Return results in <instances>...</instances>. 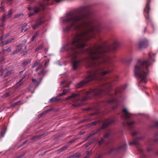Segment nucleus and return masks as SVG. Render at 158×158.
<instances>
[{
    "mask_svg": "<svg viewBox=\"0 0 158 158\" xmlns=\"http://www.w3.org/2000/svg\"><path fill=\"white\" fill-rule=\"evenodd\" d=\"M90 9L87 6H81L76 10L68 13L64 22L69 24L64 29V31L73 30L77 31L72 41L64 46V49L69 52V57L72 60L73 70L77 69L80 61L76 59L81 53H85L88 55L84 58L89 67H94V70L98 69L109 68L112 62L111 58L106 54L110 51L117 48L119 43L115 40L111 46H103L101 44H95L92 47L83 49L86 45V41L94 36V26L97 23V20L91 17Z\"/></svg>",
    "mask_w": 158,
    "mask_h": 158,
    "instance_id": "obj_1",
    "label": "nucleus"
},
{
    "mask_svg": "<svg viewBox=\"0 0 158 158\" xmlns=\"http://www.w3.org/2000/svg\"><path fill=\"white\" fill-rule=\"evenodd\" d=\"M111 84L109 82L102 83L99 87L96 89H91L88 91H85L73 93L70 96L66 98V100H69L74 103H76L79 101L86 100L89 97V96H99L103 94L107 93L108 90L110 87Z\"/></svg>",
    "mask_w": 158,
    "mask_h": 158,
    "instance_id": "obj_2",
    "label": "nucleus"
},
{
    "mask_svg": "<svg viewBox=\"0 0 158 158\" xmlns=\"http://www.w3.org/2000/svg\"><path fill=\"white\" fill-rule=\"evenodd\" d=\"M153 55L149 54V58L147 60H139L134 68L135 75L139 80V85L143 86L144 89V84L147 81V76L148 73V67L154 61Z\"/></svg>",
    "mask_w": 158,
    "mask_h": 158,
    "instance_id": "obj_3",
    "label": "nucleus"
},
{
    "mask_svg": "<svg viewBox=\"0 0 158 158\" xmlns=\"http://www.w3.org/2000/svg\"><path fill=\"white\" fill-rule=\"evenodd\" d=\"M109 68L98 69L93 70L89 73L88 76L85 80L81 81L77 85L76 88H80L85 84L94 80L101 79L102 78L101 77L110 72V71L108 70Z\"/></svg>",
    "mask_w": 158,
    "mask_h": 158,
    "instance_id": "obj_4",
    "label": "nucleus"
},
{
    "mask_svg": "<svg viewBox=\"0 0 158 158\" xmlns=\"http://www.w3.org/2000/svg\"><path fill=\"white\" fill-rule=\"evenodd\" d=\"M114 122V120L113 118H110L106 120L103 123L102 126V127L99 128L97 130L94 132L95 134H97L99 131H101L102 129H104L106 128L108 125L113 123Z\"/></svg>",
    "mask_w": 158,
    "mask_h": 158,
    "instance_id": "obj_5",
    "label": "nucleus"
},
{
    "mask_svg": "<svg viewBox=\"0 0 158 158\" xmlns=\"http://www.w3.org/2000/svg\"><path fill=\"white\" fill-rule=\"evenodd\" d=\"M114 122V120L113 118H110L106 120L103 123L102 126V127L99 128L97 130L94 132L95 134H97L99 131H101L102 129H104L106 128L108 125L113 123Z\"/></svg>",
    "mask_w": 158,
    "mask_h": 158,
    "instance_id": "obj_6",
    "label": "nucleus"
},
{
    "mask_svg": "<svg viewBox=\"0 0 158 158\" xmlns=\"http://www.w3.org/2000/svg\"><path fill=\"white\" fill-rule=\"evenodd\" d=\"M149 0L147 1V4L146 5L144 10V15L145 18L146 19L149 20H150L149 15V12L150 10L149 4Z\"/></svg>",
    "mask_w": 158,
    "mask_h": 158,
    "instance_id": "obj_7",
    "label": "nucleus"
},
{
    "mask_svg": "<svg viewBox=\"0 0 158 158\" xmlns=\"http://www.w3.org/2000/svg\"><path fill=\"white\" fill-rule=\"evenodd\" d=\"M147 44L148 42L147 40H140L138 43L139 48L140 49L145 48L147 46Z\"/></svg>",
    "mask_w": 158,
    "mask_h": 158,
    "instance_id": "obj_8",
    "label": "nucleus"
},
{
    "mask_svg": "<svg viewBox=\"0 0 158 158\" xmlns=\"http://www.w3.org/2000/svg\"><path fill=\"white\" fill-rule=\"evenodd\" d=\"M122 111L123 113V116L126 119H128L131 117V114L126 108H124L123 110Z\"/></svg>",
    "mask_w": 158,
    "mask_h": 158,
    "instance_id": "obj_9",
    "label": "nucleus"
},
{
    "mask_svg": "<svg viewBox=\"0 0 158 158\" xmlns=\"http://www.w3.org/2000/svg\"><path fill=\"white\" fill-rule=\"evenodd\" d=\"M143 138V137H141L138 138H136L134 139L130 143V144L131 145H134L137 146L138 145V140L142 139Z\"/></svg>",
    "mask_w": 158,
    "mask_h": 158,
    "instance_id": "obj_10",
    "label": "nucleus"
},
{
    "mask_svg": "<svg viewBox=\"0 0 158 158\" xmlns=\"http://www.w3.org/2000/svg\"><path fill=\"white\" fill-rule=\"evenodd\" d=\"M48 134L46 132L40 135H35L34 137H32L30 138V139L33 140L37 139L40 138L42 137H44L47 135Z\"/></svg>",
    "mask_w": 158,
    "mask_h": 158,
    "instance_id": "obj_11",
    "label": "nucleus"
},
{
    "mask_svg": "<svg viewBox=\"0 0 158 158\" xmlns=\"http://www.w3.org/2000/svg\"><path fill=\"white\" fill-rule=\"evenodd\" d=\"M42 23L43 22L42 19H39L37 20L35 24L32 27L34 29L36 28V27L41 25Z\"/></svg>",
    "mask_w": 158,
    "mask_h": 158,
    "instance_id": "obj_12",
    "label": "nucleus"
},
{
    "mask_svg": "<svg viewBox=\"0 0 158 158\" xmlns=\"http://www.w3.org/2000/svg\"><path fill=\"white\" fill-rule=\"evenodd\" d=\"M41 9L37 7H35L33 8V10L34 11V12H31L28 14V16L29 17H31L32 15H34L35 13H37L39 12Z\"/></svg>",
    "mask_w": 158,
    "mask_h": 158,
    "instance_id": "obj_13",
    "label": "nucleus"
},
{
    "mask_svg": "<svg viewBox=\"0 0 158 158\" xmlns=\"http://www.w3.org/2000/svg\"><path fill=\"white\" fill-rule=\"evenodd\" d=\"M135 123V122L133 121H131L129 122L128 121H126L125 123H123V124H124V125H127L129 127V128H131L133 125Z\"/></svg>",
    "mask_w": 158,
    "mask_h": 158,
    "instance_id": "obj_14",
    "label": "nucleus"
},
{
    "mask_svg": "<svg viewBox=\"0 0 158 158\" xmlns=\"http://www.w3.org/2000/svg\"><path fill=\"white\" fill-rule=\"evenodd\" d=\"M117 93L116 92L115 94L113 96V98L110 100L109 101V103H111L112 102H116L117 101V99L116 98L118 97L117 94Z\"/></svg>",
    "mask_w": 158,
    "mask_h": 158,
    "instance_id": "obj_15",
    "label": "nucleus"
},
{
    "mask_svg": "<svg viewBox=\"0 0 158 158\" xmlns=\"http://www.w3.org/2000/svg\"><path fill=\"white\" fill-rule=\"evenodd\" d=\"M11 49L10 47H9L8 48L4 49L3 51L0 52L1 54H3L6 52H9L11 51Z\"/></svg>",
    "mask_w": 158,
    "mask_h": 158,
    "instance_id": "obj_16",
    "label": "nucleus"
},
{
    "mask_svg": "<svg viewBox=\"0 0 158 158\" xmlns=\"http://www.w3.org/2000/svg\"><path fill=\"white\" fill-rule=\"evenodd\" d=\"M100 122V120L94 121L93 122L89 124L88 125V127H90L92 126L95 125Z\"/></svg>",
    "mask_w": 158,
    "mask_h": 158,
    "instance_id": "obj_17",
    "label": "nucleus"
},
{
    "mask_svg": "<svg viewBox=\"0 0 158 158\" xmlns=\"http://www.w3.org/2000/svg\"><path fill=\"white\" fill-rule=\"evenodd\" d=\"M80 156V154L79 153H76L74 154L71 155L69 157L67 158H75L76 157H79Z\"/></svg>",
    "mask_w": 158,
    "mask_h": 158,
    "instance_id": "obj_18",
    "label": "nucleus"
},
{
    "mask_svg": "<svg viewBox=\"0 0 158 158\" xmlns=\"http://www.w3.org/2000/svg\"><path fill=\"white\" fill-rule=\"evenodd\" d=\"M14 40V38H12L8 40H6L4 42H2V43L3 44V45L4 44L6 45V44H7L10 43L12 42V40Z\"/></svg>",
    "mask_w": 158,
    "mask_h": 158,
    "instance_id": "obj_19",
    "label": "nucleus"
},
{
    "mask_svg": "<svg viewBox=\"0 0 158 158\" xmlns=\"http://www.w3.org/2000/svg\"><path fill=\"white\" fill-rule=\"evenodd\" d=\"M31 60L30 59H28L27 60L24 61L22 64V66H24L28 64V63H30Z\"/></svg>",
    "mask_w": 158,
    "mask_h": 158,
    "instance_id": "obj_20",
    "label": "nucleus"
},
{
    "mask_svg": "<svg viewBox=\"0 0 158 158\" xmlns=\"http://www.w3.org/2000/svg\"><path fill=\"white\" fill-rule=\"evenodd\" d=\"M25 76H24L20 80H19V82L16 85V87H19L22 84V82H21L23 80V79L25 77Z\"/></svg>",
    "mask_w": 158,
    "mask_h": 158,
    "instance_id": "obj_21",
    "label": "nucleus"
},
{
    "mask_svg": "<svg viewBox=\"0 0 158 158\" xmlns=\"http://www.w3.org/2000/svg\"><path fill=\"white\" fill-rule=\"evenodd\" d=\"M69 91V89H64L63 90V93H62L59 94L58 96H61L62 95H65L66 94H67Z\"/></svg>",
    "mask_w": 158,
    "mask_h": 158,
    "instance_id": "obj_22",
    "label": "nucleus"
},
{
    "mask_svg": "<svg viewBox=\"0 0 158 158\" xmlns=\"http://www.w3.org/2000/svg\"><path fill=\"white\" fill-rule=\"evenodd\" d=\"M32 82L34 83L36 85H38L40 83V82L36 80L35 79H32Z\"/></svg>",
    "mask_w": 158,
    "mask_h": 158,
    "instance_id": "obj_23",
    "label": "nucleus"
},
{
    "mask_svg": "<svg viewBox=\"0 0 158 158\" xmlns=\"http://www.w3.org/2000/svg\"><path fill=\"white\" fill-rule=\"evenodd\" d=\"M9 19L7 17V15L4 14L3 15L2 17V18L1 19V20L3 22H5V20L7 19Z\"/></svg>",
    "mask_w": 158,
    "mask_h": 158,
    "instance_id": "obj_24",
    "label": "nucleus"
},
{
    "mask_svg": "<svg viewBox=\"0 0 158 158\" xmlns=\"http://www.w3.org/2000/svg\"><path fill=\"white\" fill-rule=\"evenodd\" d=\"M13 14L12 10V9H10L8 11V13L7 15V17L9 18Z\"/></svg>",
    "mask_w": 158,
    "mask_h": 158,
    "instance_id": "obj_25",
    "label": "nucleus"
},
{
    "mask_svg": "<svg viewBox=\"0 0 158 158\" xmlns=\"http://www.w3.org/2000/svg\"><path fill=\"white\" fill-rule=\"evenodd\" d=\"M68 148V146H66L63 147L62 148H61L58 150L59 152L60 153L62 152L63 151L66 150L67 148Z\"/></svg>",
    "mask_w": 158,
    "mask_h": 158,
    "instance_id": "obj_26",
    "label": "nucleus"
},
{
    "mask_svg": "<svg viewBox=\"0 0 158 158\" xmlns=\"http://www.w3.org/2000/svg\"><path fill=\"white\" fill-rule=\"evenodd\" d=\"M21 50L22 49L21 48L17 49L16 50H15L13 52L12 54L13 55H15L18 52H20L21 51Z\"/></svg>",
    "mask_w": 158,
    "mask_h": 158,
    "instance_id": "obj_27",
    "label": "nucleus"
},
{
    "mask_svg": "<svg viewBox=\"0 0 158 158\" xmlns=\"http://www.w3.org/2000/svg\"><path fill=\"white\" fill-rule=\"evenodd\" d=\"M59 100V99L57 97H54L51 98L50 99V101L51 102H55L56 101Z\"/></svg>",
    "mask_w": 158,
    "mask_h": 158,
    "instance_id": "obj_28",
    "label": "nucleus"
},
{
    "mask_svg": "<svg viewBox=\"0 0 158 158\" xmlns=\"http://www.w3.org/2000/svg\"><path fill=\"white\" fill-rule=\"evenodd\" d=\"M46 73V72L45 70L44 69H43L42 71H41L40 72L38 73V75H40L41 74H43L44 75H45Z\"/></svg>",
    "mask_w": 158,
    "mask_h": 158,
    "instance_id": "obj_29",
    "label": "nucleus"
},
{
    "mask_svg": "<svg viewBox=\"0 0 158 158\" xmlns=\"http://www.w3.org/2000/svg\"><path fill=\"white\" fill-rule=\"evenodd\" d=\"M43 48V46L42 45H40L38 47H37L35 49V51L37 52L39 50H40Z\"/></svg>",
    "mask_w": 158,
    "mask_h": 158,
    "instance_id": "obj_30",
    "label": "nucleus"
},
{
    "mask_svg": "<svg viewBox=\"0 0 158 158\" xmlns=\"http://www.w3.org/2000/svg\"><path fill=\"white\" fill-rule=\"evenodd\" d=\"M104 142V138H101V140L98 142V144L99 145H102Z\"/></svg>",
    "mask_w": 158,
    "mask_h": 158,
    "instance_id": "obj_31",
    "label": "nucleus"
},
{
    "mask_svg": "<svg viewBox=\"0 0 158 158\" xmlns=\"http://www.w3.org/2000/svg\"><path fill=\"white\" fill-rule=\"evenodd\" d=\"M93 141H90L88 143L86 144H84V146H85L86 147H87L89 146L90 145H91L93 143Z\"/></svg>",
    "mask_w": 158,
    "mask_h": 158,
    "instance_id": "obj_32",
    "label": "nucleus"
},
{
    "mask_svg": "<svg viewBox=\"0 0 158 158\" xmlns=\"http://www.w3.org/2000/svg\"><path fill=\"white\" fill-rule=\"evenodd\" d=\"M95 133L93 132L91 134H90L86 138V139H87L89 138L90 137H91L93 136V135H95Z\"/></svg>",
    "mask_w": 158,
    "mask_h": 158,
    "instance_id": "obj_33",
    "label": "nucleus"
},
{
    "mask_svg": "<svg viewBox=\"0 0 158 158\" xmlns=\"http://www.w3.org/2000/svg\"><path fill=\"white\" fill-rule=\"evenodd\" d=\"M6 132V131L5 130L2 131L1 133V135L2 137H4Z\"/></svg>",
    "mask_w": 158,
    "mask_h": 158,
    "instance_id": "obj_34",
    "label": "nucleus"
},
{
    "mask_svg": "<svg viewBox=\"0 0 158 158\" xmlns=\"http://www.w3.org/2000/svg\"><path fill=\"white\" fill-rule=\"evenodd\" d=\"M10 95V94L9 93H7L5 94L4 95L2 96V97L3 98H6L8 96Z\"/></svg>",
    "mask_w": 158,
    "mask_h": 158,
    "instance_id": "obj_35",
    "label": "nucleus"
},
{
    "mask_svg": "<svg viewBox=\"0 0 158 158\" xmlns=\"http://www.w3.org/2000/svg\"><path fill=\"white\" fill-rule=\"evenodd\" d=\"M118 149H116V148H111V149L110 150V151H109V152H108V153H111V152H113L114 151H115V150H117Z\"/></svg>",
    "mask_w": 158,
    "mask_h": 158,
    "instance_id": "obj_36",
    "label": "nucleus"
},
{
    "mask_svg": "<svg viewBox=\"0 0 158 158\" xmlns=\"http://www.w3.org/2000/svg\"><path fill=\"white\" fill-rule=\"evenodd\" d=\"M23 15V14H18L15 15V18H17L19 17L20 16H21V15Z\"/></svg>",
    "mask_w": 158,
    "mask_h": 158,
    "instance_id": "obj_37",
    "label": "nucleus"
},
{
    "mask_svg": "<svg viewBox=\"0 0 158 158\" xmlns=\"http://www.w3.org/2000/svg\"><path fill=\"white\" fill-rule=\"evenodd\" d=\"M40 6L41 7L42 9L43 10H44V3H41L40 4Z\"/></svg>",
    "mask_w": 158,
    "mask_h": 158,
    "instance_id": "obj_38",
    "label": "nucleus"
},
{
    "mask_svg": "<svg viewBox=\"0 0 158 158\" xmlns=\"http://www.w3.org/2000/svg\"><path fill=\"white\" fill-rule=\"evenodd\" d=\"M39 64V62H35L34 64L32 66V68H34L38 64Z\"/></svg>",
    "mask_w": 158,
    "mask_h": 158,
    "instance_id": "obj_39",
    "label": "nucleus"
},
{
    "mask_svg": "<svg viewBox=\"0 0 158 158\" xmlns=\"http://www.w3.org/2000/svg\"><path fill=\"white\" fill-rule=\"evenodd\" d=\"M37 33H36V34L35 35H34L33 36V37L31 38V41H33L34 39L37 36Z\"/></svg>",
    "mask_w": 158,
    "mask_h": 158,
    "instance_id": "obj_40",
    "label": "nucleus"
},
{
    "mask_svg": "<svg viewBox=\"0 0 158 158\" xmlns=\"http://www.w3.org/2000/svg\"><path fill=\"white\" fill-rule=\"evenodd\" d=\"M81 105V104L80 103H78V104H73V106H75V107H77V106H79Z\"/></svg>",
    "mask_w": 158,
    "mask_h": 158,
    "instance_id": "obj_41",
    "label": "nucleus"
},
{
    "mask_svg": "<svg viewBox=\"0 0 158 158\" xmlns=\"http://www.w3.org/2000/svg\"><path fill=\"white\" fill-rule=\"evenodd\" d=\"M27 25V24L26 23H25L23 24H22L21 26V27H26Z\"/></svg>",
    "mask_w": 158,
    "mask_h": 158,
    "instance_id": "obj_42",
    "label": "nucleus"
},
{
    "mask_svg": "<svg viewBox=\"0 0 158 158\" xmlns=\"http://www.w3.org/2000/svg\"><path fill=\"white\" fill-rule=\"evenodd\" d=\"M42 67V65H40L38 67H37L36 69L35 70L37 72V71L41 68Z\"/></svg>",
    "mask_w": 158,
    "mask_h": 158,
    "instance_id": "obj_43",
    "label": "nucleus"
},
{
    "mask_svg": "<svg viewBox=\"0 0 158 158\" xmlns=\"http://www.w3.org/2000/svg\"><path fill=\"white\" fill-rule=\"evenodd\" d=\"M19 102H16L13 104L12 105L14 107V106H16V105H18L19 104Z\"/></svg>",
    "mask_w": 158,
    "mask_h": 158,
    "instance_id": "obj_44",
    "label": "nucleus"
},
{
    "mask_svg": "<svg viewBox=\"0 0 158 158\" xmlns=\"http://www.w3.org/2000/svg\"><path fill=\"white\" fill-rule=\"evenodd\" d=\"M109 135V134L108 133H107L105 135L103 136V138H105L107 137Z\"/></svg>",
    "mask_w": 158,
    "mask_h": 158,
    "instance_id": "obj_45",
    "label": "nucleus"
},
{
    "mask_svg": "<svg viewBox=\"0 0 158 158\" xmlns=\"http://www.w3.org/2000/svg\"><path fill=\"white\" fill-rule=\"evenodd\" d=\"M125 146H126V144H124L123 145H122V146L119 147V148H118V149H121V148H125Z\"/></svg>",
    "mask_w": 158,
    "mask_h": 158,
    "instance_id": "obj_46",
    "label": "nucleus"
},
{
    "mask_svg": "<svg viewBox=\"0 0 158 158\" xmlns=\"http://www.w3.org/2000/svg\"><path fill=\"white\" fill-rule=\"evenodd\" d=\"M137 134V132H132L131 133V134L133 136H134V135H136Z\"/></svg>",
    "mask_w": 158,
    "mask_h": 158,
    "instance_id": "obj_47",
    "label": "nucleus"
},
{
    "mask_svg": "<svg viewBox=\"0 0 158 158\" xmlns=\"http://www.w3.org/2000/svg\"><path fill=\"white\" fill-rule=\"evenodd\" d=\"M24 155H25L24 154H22V155H21L20 156H18L16 158H21L23 156H24Z\"/></svg>",
    "mask_w": 158,
    "mask_h": 158,
    "instance_id": "obj_48",
    "label": "nucleus"
},
{
    "mask_svg": "<svg viewBox=\"0 0 158 158\" xmlns=\"http://www.w3.org/2000/svg\"><path fill=\"white\" fill-rule=\"evenodd\" d=\"M155 126L158 127V122H156L155 123Z\"/></svg>",
    "mask_w": 158,
    "mask_h": 158,
    "instance_id": "obj_49",
    "label": "nucleus"
},
{
    "mask_svg": "<svg viewBox=\"0 0 158 158\" xmlns=\"http://www.w3.org/2000/svg\"><path fill=\"white\" fill-rule=\"evenodd\" d=\"M4 8L3 7H0V12L4 10Z\"/></svg>",
    "mask_w": 158,
    "mask_h": 158,
    "instance_id": "obj_50",
    "label": "nucleus"
},
{
    "mask_svg": "<svg viewBox=\"0 0 158 158\" xmlns=\"http://www.w3.org/2000/svg\"><path fill=\"white\" fill-rule=\"evenodd\" d=\"M27 141H26L25 142L23 143L22 144H21V146H23L26 143H27Z\"/></svg>",
    "mask_w": 158,
    "mask_h": 158,
    "instance_id": "obj_51",
    "label": "nucleus"
},
{
    "mask_svg": "<svg viewBox=\"0 0 158 158\" xmlns=\"http://www.w3.org/2000/svg\"><path fill=\"white\" fill-rule=\"evenodd\" d=\"M27 42V40H26V39H25V40H23V44H24V43H26Z\"/></svg>",
    "mask_w": 158,
    "mask_h": 158,
    "instance_id": "obj_52",
    "label": "nucleus"
},
{
    "mask_svg": "<svg viewBox=\"0 0 158 158\" xmlns=\"http://www.w3.org/2000/svg\"><path fill=\"white\" fill-rule=\"evenodd\" d=\"M65 83H66L65 81H61L60 83V84L63 85V84H65Z\"/></svg>",
    "mask_w": 158,
    "mask_h": 158,
    "instance_id": "obj_53",
    "label": "nucleus"
},
{
    "mask_svg": "<svg viewBox=\"0 0 158 158\" xmlns=\"http://www.w3.org/2000/svg\"><path fill=\"white\" fill-rule=\"evenodd\" d=\"M97 114V113H94L90 114V115L92 116L95 114Z\"/></svg>",
    "mask_w": 158,
    "mask_h": 158,
    "instance_id": "obj_54",
    "label": "nucleus"
},
{
    "mask_svg": "<svg viewBox=\"0 0 158 158\" xmlns=\"http://www.w3.org/2000/svg\"><path fill=\"white\" fill-rule=\"evenodd\" d=\"M48 51V48H46L44 49V51L46 52H47Z\"/></svg>",
    "mask_w": 158,
    "mask_h": 158,
    "instance_id": "obj_55",
    "label": "nucleus"
},
{
    "mask_svg": "<svg viewBox=\"0 0 158 158\" xmlns=\"http://www.w3.org/2000/svg\"><path fill=\"white\" fill-rule=\"evenodd\" d=\"M4 36H2L0 37V40H3V39H4L3 38Z\"/></svg>",
    "mask_w": 158,
    "mask_h": 158,
    "instance_id": "obj_56",
    "label": "nucleus"
},
{
    "mask_svg": "<svg viewBox=\"0 0 158 158\" xmlns=\"http://www.w3.org/2000/svg\"><path fill=\"white\" fill-rule=\"evenodd\" d=\"M4 71V69H1L0 70V73H2Z\"/></svg>",
    "mask_w": 158,
    "mask_h": 158,
    "instance_id": "obj_57",
    "label": "nucleus"
},
{
    "mask_svg": "<svg viewBox=\"0 0 158 158\" xmlns=\"http://www.w3.org/2000/svg\"><path fill=\"white\" fill-rule=\"evenodd\" d=\"M90 108H88L84 109L83 110H90Z\"/></svg>",
    "mask_w": 158,
    "mask_h": 158,
    "instance_id": "obj_58",
    "label": "nucleus"
},
{
    "mask_svg": "<svg viewBox=\"0 0 158 158\" xmlns=\"http://www.w3.org/2000/svg\"><path fill=\"white\" fill-rule=\"evenodd\" d=\"M33 8H33V9H32L30 7H28V10H32V9H33Z\"/></svg>",
    "mask_w": 158,
    "mask_h": 158,
    "instance_id": "obj_59",
    "label": "nucleus"
},
{
    "mask_svg": "<svg viewBox=\"0 0 158 158\" xmlns=\"http://www.w3.org/2000/svg\"><path fill=\"white\" fill-rule=\"evenodd\" d=\"M10 74V72H7L6 74V76H8V75H9Z\"/></svg>",
    "mask_w": 158,
    "mask_h": 158,
    "instance_id": "obj_60",
    "label": "nucleus"
},
{
    "mask_svg": "<svg viewBox=\"0 0 158 158\" xmlns=\"http://www.w3.org/2000/svg\"><path fill=\"white\" fill-rule=\"evenodd\" d=\"M24 70H22L19 73L20 74H21L24 72Z\"/></svg>",
    "mask_w": 158,
    "mask_h": 158,
    "instance_id": "obj_61",
    "label": "nucleus"
},
{
    "mask_svg": "<svg viewBox=\"0 0 158 158\" xmlns=\"http://www.w3.org/2000/svg\"><path fill=\"white\" fill-rule=\"evenodd\" d=\"M75 139H73L70 142V143H73V142L75 141Z\"/></svg>",
    "mask_w": 158,
    "mask_h": 158,
    "instance_id": "obj_62",
    "label": "nucleus"
},
{
    "mask_svg": "<svg viewBox=\"0 0 158 158\" xmlns=\"http://www.w3.org/2000/svg\"><path fill=\"white\" fill-rule=\"evenodd\" d=\"M97 158H102V156L100 155H99Z\"/></svg>",
    "mask_w": 158,
    "mask_h": 158,
    "instance_id": "obj_63",
    "label": "nucleus"
},
{
    "mask_svg": "<svg viewBox=\"0 0 158 158\" xmlns=\"http://www.w3.org/2000/svg\"><path fill=\"white\" fill-rule=\"evenodd\" d=\"M8 36H9V34H6V36H5V37L4 38V39H5L6 37H7Z\"/></svg>",
    "mask_w": 158,
    "mask_h": 158,
    "instance_id": "obj_64",
    "label": "nucleus"
}]
</instances>
